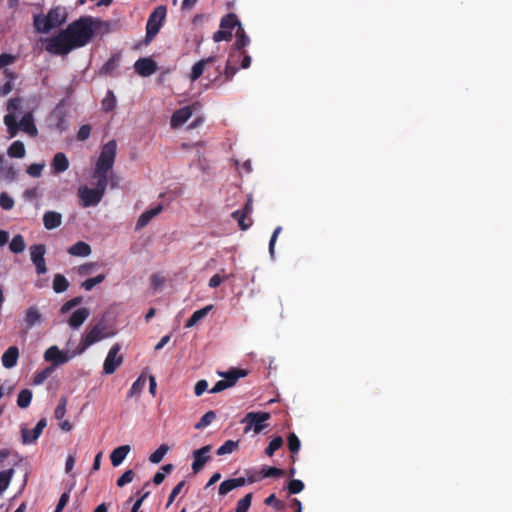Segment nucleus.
Here are the masks:
<instances>
[{
	"instance_id": "50",
	"label": "nucleus",
	"mask_w": 512,
	"mask_h": 512,
	"mask_svg": "<svg viewBox=\"0 0 512 512\" xmlns=\"http://www.w3.org/2000/svg\"><path fill=\"white\" fill-rule=\"evenodd\" d=\"M135 473L133 470L129 469L125 471L118 479L117 486L123 487L128 483H131L134 479Z\"/></svg>"
},
{
	"instance_id": "54",
	"label": "nucleus",
	"mask_w": 512,
	"mask_h": 512,
	"mask_svg": "<svg viewBox=\"0 0 512 512\" xmlns=\"http://www.w3.org/2000/svg\"><path fill=\"white\" fill-rule=\"evenodd\" d=\"M44 164L34 163L28 166L26 172L32 177H40Z\"/></svg>"
},
{
	"instance_id": "34",
	"label": "nucleus",
	"mask_w": 512,
	"mask_h": 512,
	"mask_svg": "<svg viewBox=\"0 0 512 512\" xmlns=\"http://www.w3.org/2000/svg\"><path fill=\"white\" fill-rule=\"evenodd\" d=\"M32 397L33 393L30 389H22L17 396V405L22 409L27 408L31 404Z\"/></svg>"
},
{
	"instance_id": "56",
	"label": "nucleus",
	"mask_w": 512,
	"mask_h": 512,
	"mask_svg": "<svg viewBox=\"0 0 512 512\" xmlns=\"http://www.w3.org/2000/svg\"><path fill=\"white\" fill-rule=\"evenodd\" d=\"M234 489L235 488L233 486L231 479H227L220 484L218 493H219V495L224 496Z\"/></svg>"
},
{
	"instance_id": "17",
	"label": "nucleus",
	"mask_w": 512,
	"mask_h": 512,
	"mask_svg": "<svg viewBox=\"0 0 512 512\" xmlns=\"http://www.w3.org/2000/svg\"><path fill=\"white\" fill-rule=\"evenodd\" d=\"M192 116V110L189 106L182 107L176 110L170 119L171 128H178L182 126Z\"/></svg>"
},
{
	"instance_id": "52",
	"label": "nucleus",
	"mask_w": 512,
	"mask_h": 512,
	"mask_svg": "<svg viewBox=\"0 0 512 512\" xmlns=\"http://www.w3.org/2000/svg\"><path fill=\"white\" fill-rule=\"evenodd\" d=\"M264 504L268 506H273L276 510H282L284 508V504L280 501L275 494L269 495L265 500Z\"/></svg>"
},
{
	"instance_id": "59",
	"label": "nucleus",
	"mask_w": 512,
	"mask_h": 512,
	"mask_svg": "<svg viewBox=\"0 0 512 512\" xmlns=\"http://www.w3.org/2000/svg\"><path fill=\"white\" fill-rule=\"evenodd\" d=\"M282 228L280 226L276 227L275 230L272 233V236L269 241V253L273 257L274 251H275V243L277 240L278 235L281 233Z\"/></svg>"
},
{
	"instance_id": "64",
	"label": "nucleus",
	"mask_w": 512,
	"mask_h": 512,
	"mask_svg": "<svg viewBox=\"0 0 512 512\" xmlns=\"http://www.w3.org/2000/svg\"><path fill=\"white\" fill-rule=\"evenodd\" d=\"M229 387V384L224 380H219L215 383V385L210 389V393H219Z\"/></svg>"
},
{
	"instance_id": "1",
	"label": "nucleus",
	"mask_w": 512,
	"mask_h": 512,
	"mask_svg": "<svg viewBox=\"0 0 512 512\" xmlns=\"http://www.w3.org/2000/svg\"><path fill=\"white\" fill-rule=\"evenodd\" d=\"M117 152V143L110 140L103 145L100 155L95 164L93 177L97 179L95 189L101 194H105L108 186V173L112 170Z\"/></svg>"
},
{
	"instance_id": "8",
	"label": "nucleus",
	"mask_w": 512,
	"mask_h": 512,
	"mask_svg": "<svg viewBox=\"0 0 512 512\" xmlns=\"http://www.w3.org/2000/svg\"><path fill=\"white\" fill-rule=\"evenodd\" d=\"M270 418V414L267 412H249L245 415L242 420L243 423H247L245 432H248L253 428L255 433H260L266 425L263 423Z\"/></svg>"
},
{
	"instance_id": "49",
	"label": "nucleus",
	"mask_w": 512,
	"mask_h": 512,
	"mask_svg": "<svg viewBox=\"0 0 512 512\" xmlns=\"http://www.w3.org/2000/svg\"><path fill=\"white\" fill-rule=\"evenodd\" d=\"M119 56H112L102 67V72L106 74L112 73L118 66Z\"/></svg>"
},
{
	"instance_id": "9",
	"label": "nucleus",
	"mask_w": 512,
	"mask_h": 512,
	"mask_svg": "<svg viewBox=\"0 0 512 512\" xmlns=\"http://www.w3.org/2000/svg\"><path fill=\"white\" fill-rule=\"evenodd\" d=\"M121 346L118 343L112 345L103 364L105 374H113L117 368L123 363V356L119 355Z\"/></svg>"
},
{
	"instance_id": "39",
	"label": "nucleus",
	"mask_w": 512,
	"mask_h": 512,
	"mask_svg": "<svg viewBox=\"0 0 512 512\" xmlns=\"http://www.w3.org/2000/svg\"><path fill=\"white\" fill-rule=\"evenodd\" d=\"M238 447V441H233V440H227L224 442L223 445H221L216 453L217 455H225V454H230L232 452H234Z\"/></svg>"
},
{
	"instance_id": "58",
	"label": "nucleus",
	"mask_w": 512,
	"mask_h": 512,
	"mask_svg": "<svg viewBox=\"0 0 512 512\" xmlns=\"http://www.w3.org/2000/svg\"><path fill=\"white\" fill-rule=\"evenodd\" d=\"M91 133V126L88 124L82 125L77 132V139L79 141H85L89 138Z\"/></svg>"
},
{
	"instance_id": "20",
	"label": "nucleus",
	"mask_w": 512,
	"mask_h": 512,
	"mask_svg": "<svg viewBox=\"0 0 512 512\" xmlns=\"http://www.w3.org/2000/svg\"><path fill=\"white\" fill-rule=\"evenodd\" d=\"M69 168V160L63 152H57L51 162L53 174H60Z\"/></svg>"
},
{
	"instance_id": "44",
	"label": "nucleus",
	"mask_w": 512,
	"mask_h": 512,
	"mask_svg": "<svg viewBox=\"0 0 512 512\" xmlns=\"http://www.w3.org/2000/svg\"><path fill=\"white\" fill-rule=\"evenodd\" d=\"M261 471H262V477L263 478H267V477H282L285 474L284 470H282L280 468H276V467L264 466L261 469Z\"/></svg>"
},
{
	"instance_id": "48",
	"label": "nucleus",
	"mask_w": 512,
	"mask_h": 512,
	"mask_svg": "<svg viewBox=\"0 0 512 512\" xmlns=\"http://www.w3.org/2000/svg\"><path fill=\"white\" fill-rule=\"evenodd\" d=\"M304 483L299 479H292L288 483L289 494H298L304 489Z\"/></svg>"
},
{
	"instance_id": "12",
	"label": "nucleus",
	"mask_w": 512,
	"mask_h": 512,
	"mask_svg": "<svg viewBox=\"0 0 512 512\" xmlns=\"http://www.w3.org/2000/svg\"><path fill=\"white\" fill-rule=\"evenodd\" d=\"M47 421L45 418H42L38 421L36 426L30 430L26 427H21V441L22 444L27 445L34 443L42 434L43 429L46 427Z\"/></svg>"
},
{
	"instance_id": "28",
	"label": "nucleus",
	"mask_w": 512,
	"mask_h": 512,
	"mask_svg": "<svg viewBox=\"0 0 512 512\" xmlns=\"http://www.w3.org/2000/svg\"><path fill=\"white\" fill-rule=\"evenodd\" d=\"M130 452L129 445H122L115 448L110 454V460L114 467L119 466Z\"/></svg>"
},
{
	"instance_id": "35",
	"label": "nucleus",
	"mask_w": 512,
	"mask_h": 512,
	"mask_svg": "<svg viewBox=\"0 0 512 512\" xmlns=\"http://www.w3.org/2000/svg\"><path fill=\"white\" fill-rule=\"evenodd\" d=\"M26 244L22 235H15L9 243V249L15 254H19L25 250Z\"/></svg>"
},
{
	"instance_id": "30",
	"label": "nucleus",
	"mask_w": 512,
	"mask_h": 512,
	"mask_svg": "<svg viewBox=\"0 0 512 512\" xmlns=\"http://www.w3.org/2000/svg\"><path fill=\"white\" fill-rule=\"evenodd\" d=\"M212 309V305L205 306L199 310H196L193 312V314L190 316V318L186 321L185 327L191 328L195 326L198 322H200L203 318L206 317V315L209 313V311Z\"/></svg>"
},
{
	"instance_id": "42",
	"label": "nucleus",
	"mask_w": 512,
	"mask_h": 512,
	"mask_svg": "<svg viewBox=\"0 0 512 512\" xmlns=\"http://www.w3.org/2000/svg\"><path fill=\"white\" fill-rule=\"evenodd\" d=\"M105 280L104 274H99L96 277L86 279L81 286L86 290H92L97 284L102 283Z\"/></svg>"
},
{
	"instance_id": "25",
	"label": "nucleus",
	"mask_w": 512,
	"mask_h": 512,
	"mask_svg": "<svg viewBox=\"0 0 512 512\" xmlns=\"http://www.w3.org/2000/svg\"><path fill=\"white\" fill-rule=\"evenodd\" d=\"M42 321V315L37 307H29L24 316L25 328L31 329L33 326L40 324Z\"/></svg>"
},
{
	"instance_id": "19",
	"label": "nucleus",
	"mask_w": 512,
	"mask_h": 512,
	"mask_svg": "<svg viewBox=\"0 0 512 512\" xmlns=\"http://www.w3.org/2000/svg\"><path fill=\"white\" fill-rule=\"evenodd\" d=\"M216 60H217V56H209L207 58L201 59L198 62H196L192 66L191 73L189 75L191 82L198 80L202 76L206 65L212 64Z\"/></svg>"
},
{
	"instance_id": "24",
	"label": "nucleus",
	"mask_w": 512,
	"mask_h": 512,
	"mask_svg": "<svg viewBox=\"0 0 512 512\" xmlns=\"http://www.w3.org/2000/svg\"><path fill=\"white\" fill-rule=\"evenodd\" d=\"M89 315L90 311L88 308H79L72 313L68 320V323L72 328L77 329L86 321Z\"/></svg>"
},
{
	"instance_id": "18",
	"label": "nucleus",
	"mask_w": 512,
	"mask_h": 512,
	"mask_svg": "<svg viewBox=\"0 0 512 512\" xmlns=\"http://www.w3.org/2000/svg\"><path fill=\"white\" fill-rule=\"evenodd\" d=\"M163 210V205L162 204H158L156 207L154 208H151L149 210H146L145 212H143L137 222H136V226H135V229L136 230H141L143 229L145 226L148 225V223L155 217L157 216L158 214H160Z\"/></svg>"
},
{
	"instance_id": "16",
	"label": "nucleus",
	"mask_w": 512,
	"mask_h": 512,
	"mask_svg": "<svg viewBox=\"0 0 512 512\" xmlns=\"http://www.w3.org/2000/svg\"><path fill=\"white\" fill-rule=\"evenodd\" d=\"M136 73L142 77H149L157 71V64L151 58H139L135 64Z\"/></svg>"
},
{
	"instance_id": "13",
	"label": "nucleus",
	"mask_w": 512,
	"mask_h": 512,
	"mask_svg": "<svg viewBox=\"0 0 512 512\" xmlns=\"http://www.w3.org/2000/svg\"><path fill=\"white\" fill-rule=\"evenodd\" d=\"M78 194L82 201V206L85 208L97 205L104 196L95 188H88L87 186L81 187Z\"/></svg>"
},
{
	"instance_id": "31",
	"label": "nucleus",
	"mask_w": 512,
	"mask_h": 512,
	"mask_svg": "<svg viewBox=\"0 0 512 512\" xmlns=\"http://www.w3.org/2000/svg\"><path fill=\"white\" fill-rule=\"evenodd\" d=\"M231 217L237 221L238 226L243 231L247 230L252 225V220L248 218V215L241 210L232 212Z\"/></svg>"
},
{
	"instance_id": "53",
	"label": "nucleus",
	"mask_w": 512,
	"mask_h": 512,
	"mask_svg": "<svg viewBox=\"0 0 512 512\" xmlns=\"http://www.w3.org/2000/svg\"><path fill=\"white\" fill-rule=\"evenodd\" d=\"M33 25L37 32L39 33H48L49 31L42 30L43 26L46 25L45 16L38 14L34 16Z\"/></svg>"
},
{
	"instance_id": "4",
	"label": "nucleus",
	"mask_w": 512,
	"mask_h": 512,
	"mask_svg": "<svg viewBox=\"0 0 512 512\" xmlns=\"http://www.w3.org/2000/svg\"><path fill=\"white\" fill-rule=\"evenodd\" d=\"M4 124L7 127V132L10 138L15 137L19 130H22L33 137L38 133L33 115L30 112L24 114L19 123H17L15 115L8 113L4 116Z\"/></svg>"
},
{
	"instance_id": "15",
	"label": "nucleus",
	"mask_w": 512,
	"mask_h": 512,
	"mask_svg": "<svg viewBox=\"0 0 512 512\" xmlns=\"http://www.w3.org/2000/svg\"><path fill=\"white\" fill-rule=\"evenodd\" d=\"M76 354L68 355L61 351L57 346H51L44 353V359L50 361L53 364V368L62 364L67 363Z\"/></svg>"
},
{
	"instance_id": "63",
	"label": "nucleus",
	"mask_w": 512,
	"mask_h": 512,
	"mask_svg": "<svg viewBox=\"0 0 512 512\" xmlns=\"http://www.w3.org/2000/svg\"><path fill=\"white\" fill-rule=\"evenodd\" d=\"M208 388V383L206 380H199L194 388V392L196 396H201Z\"/></svg>"
},
{
	"instance_id": "2",
	"label": "nucleus",
	"mask_w": 512,
	"mask_h": 512,
	"mask_svg": "<svg viewBox=\"0 0 512 512\" xmlns=\"http://www.w3.org/2000/svg\"><path fill=\"white\" fill-rule=\"evenodd\" d=\"M95 23L91 17H81L67 26L66 30L74 48L83 47L90 42L95 34Z\"/></svg>"
},
{
	"instance_id": "60",
	"label": "nucleus",
	"mask_w": 512,
	"mask_h": 512,
	"mask_svg": "<svg viewBox=\"0 0 512 512\" xmlns=\"http://www.w3.org/2000/svg\"><path fill=\"white\" fill-rule=\"evenodd\" d=\"M70 498V491L62 493L54 512H62Z\"/></svg>"
},
{
	"instance_id": "21",
	"label": "nucleus",
	"mask_w": 512,
	"mask_h": 512,
	"mask_svg": "<svg viewBox=\"0 0 512 512\" xmlns=\"http://www.w3.org/2000/svg\"><path fill=\"white\" fill-rule=\"evenodd\" d=\"M19 358V349L17 346H10L2 355L1 361L2 365L11 369L17 364V360Z\"/></svg>"
},
{
	"instance_id": "29",
	"label": "nucleus",
	"mask_w": 512,
	"mask_h": 512,
	"mask_svg": "<svg viewBox=\"0 0 512 512\" xmlns=\"http://www.w3.org/2000/svg\"><path fill=\"white\" fill-rule=\"evenodd\" d=\"M67 251L70 255L79 257H86L92 252L90 245L83 241L76 242Z\"/></svg>"
},
{
	"instance_id": "27",
	"label": "nucleus",
	"mask_w": 512,
	"mask_h": 512,
	"mask_svg": "<svg viewBox=\"0 0 512 512\" xmlns=\"http://www.w3.org/2000/svg\"><path fill=\"white\" fill-rule=\"evenodd\" d=\"M235 57L241 58V53H234L233 51H231L229 53L227 63H226L224 73H223L225 82L231 81L233 79L234 75L238 71V68L236 67V65H233V61H234Z\"/></svg>"
},
{
	"instance_id": "7",
	"label": "nucleus",
	"mask_w": 512,
	"mask_h": 512,
	"mask_svg": "<svg viewBox=\"0 0 512 512\" xmlns=\"http://www.w3.org/2000/svg\"><path fill=\"white\" fill-rule=\"evenodd\" d=\"M238 17L234 13L226 14L220 21V30L213 34L215 42L229 41L232 38V31L240 25Z\"/></svg>"
},
{
	"instance_id": "11",
	"label": "nucleus",
	"mask_w": 512,
	"mask_h": 512,
	"mask_svg": "<svg viewBox=\"0 0 512 512\" xmlns=\"http://www.w3.org/2000/svg\"><path fill=\"white\" fill-rule=\"evenodd\" d=\"M46 25L43 26L42 30L50 31L53 28L61 26L66 21V14L61 7H55L49 10L48 14L45 15Z\"/></svg>"
},
{
	"instance_id": "43",
	"label": "nucleus",
	"mask_w": 512,
	"mask_h": 512,
	"mask_svg": "<svg viewBox=\"0 0 512 512\" xmlns=\"http://www.w3.org/2000/svg\"><path fill=\"white\" fill-rule=\"evenodd\" d=\"M53 367H47L41 371L35 373L33 377V384L40 385L42 384L52 373Z\"/></svg>"
},
{
	"instance_id": "14",
	"label": "nucleus",
	"mask_w": 512,
	"mask_h": 512,
	"mask_svg": "<svg viewBox=\"0 0 512 512\" xmlns=\"http://www.w3.org/2000/svg\"><path fill=\"white\" fill-rule=\"evenodd\" d=\"M211 445H206L201 447L200 449L193 451V463H192V471L194 474L199 473L204 465L210 460V451H211Z\"/></svg>"
},
{
	"instance_id": "57",
	"label": "nucleus",
	"mask_w": 512,
	"mask_h": 512,
	"mask_svg": "<svg viewBox=\"0 0 512 512\" xmlns=\"http://www.w3.org/2000/svg\"><path fill=\"white\" fill-rule=\"evenodd\" d=\"M81 302H82V297H74L63 304V306L61 307V312L66 313V312L70 311L72 308H74L75 306L79 305Z\"/></svg>"
},
{
	"instance_id": "33",
	"label": "nucleus",
	"mask_w": 512,
	"mask_h": 512,
	"mask_svg": "<svg viewBox=\"0 0 512 512\" xmlns=\"http://www.w3.org/2000/svg\"><path fill=\"white\" fill-rule=\"evenodd\" d=\"M7 153L10 157L23 158L26 154L24 143L16 140L8 148Z\"/></svg>"
},
{
	"instance_id": "32",
	"label": "nucleus",
	"mask_w": 512,
	"mask_h": 512,
	"mask_svg": "<svg viewBox=\"0 0 512 512\" xmlns=\"http://www.w3.org/2000/svg\"><path fill=\"white\" fill-rule=\"evenodd\" d=\"M4 75L6 78V82L0 86V95L5 96L12 91V82L17 78V74L10 69H4Z\"/></svg>"
},
{
	"instance_id": "26",
	"label": "nucleus",
	"mask_w": 512,
	"mask_h": 512,
	"mask_svg": "<svg viewBox=\"0 0 512 512\" xmlns=\"http://www.w3.org/2000/svg\"><path fill=\"white\" fill-rule=\"evenodd\" d=\"M43 224L47 230L58 228L62 224V215L59 212L47 211L43 215Z\"/></svg>"
},
{
	"instance_id": "40",
	"label": "nucleus",
	"mask_w": 512,
	"mask_h": 512,
	"mask_svg": "<svg viewBox=\"0 0 512 512\" xmlns=\"http://www.w3.org/2000/svg\"><path fill=\"white\" fill-rule=\"evenodd\" d=\"M283 439L280 436L273 438L267 448L265 449V454L269 457L273 456V454L282 447Z\"/></svg>"
},
{
	"instance_id": "10",
	"label": "nucleus",
	"mask_w": 512,
	"mask_h": 512,
	"mask_svg": "<svg viewBox=\"0 0 512 512\" xmlns=\"http://www.w3.org/2000/svg\"><path fill=\"white\" fill-rule=\"evenodd\" d=\"M46 247L44 244H36L30 247L31 261L35 265L37 274H45L47 272L44 255Z\"/></svg>"
},
{
	"instance_id": "38",
	"label": "nucleus",
	"mask_w": 512,
	"mask_h": 512,
	"mask_svg": "<svg viewBox=\"0 0 512 512\" xmlns=\"http://www.w3.org/2000/svg\"><path fill=\"white\" fill-rule=\"evenodd\" d=\"M169 447L166 444L160 445L150 456L149 461L158 464L162 461L165 454L168 452Z\"/></svg>"
},
{
	"instance_id": "51",
	"label": "nucleus",
	"mask_w": 512,
	"mask_h": 512,
	"mask_svg": "<svg viewBox=\"0 0 512 512\" xmlns=\"http://www.w3.org/2000/svg\"><path fill=\"white\" fill-rule=\"evenodd\" d=\"M0 206L4 210H10L14 206V200L7 193L3 192L0 194Z\"/></svg>"
},
{
	"instance_id": "6",
	"label": "nucleus",
	"mask_w": 512,
	"mask_h": 512,
	"mask_svg": "<svg viewBox=\"0 0 512 512\" xmlns=\"http://www.w3.org/2000/svg\"><path fill=\"white\" fill-rule=\"evenodd\" d=\"M166 12V7L161 5L156 7L149 15L146 23V42L152 41L158 34L165 20Z\"/></svg>"
},
{
	"instance_id": "37",
	"label": "nucleus",
	"mask_w": 512,
	"mask_h": 512,
	"mask_svg": "<svg viewBox=\"0 0 512 512\" xmlns=\"http://www.w3.org/2000/svg\"><path fill=\"white\" fill-rule=\"evenodd\" d=\"M116 97L114 93L111 90H108L104 99L101 102L102 109L105 112H110L115 109L116 107Z\"/></svg>"
},
{
	"instance_id": "62",
	"label": "nucleus",
	"mask_w": 512,
	"mask_h": 512,
	"mask_svg": "<svg viewBox=\"0 0 512 512\" xmlns=\"http://www.w3.org/2000/svg\"><path fill=\"white\" fill-rule=\"evenodd\" d=\"M66 413V400L61 399L60 403L55 408L54 414L57 419H62Z\"/></svg>"
},
{
	"instance_id": "55",
	"label": "nucleus",
	"mask_w": 512,
	"mask_h": 512,
	"mask_svg": "<svg viewBox=\"0 0 512 512\" xmlns=\"http://www.w3.org/2000/svg\"><path fill=\"white\" fill-rule=\"evenodd\" d=\"M185 486V481H180L171 491L169 497H168V502H167V507L170 506L173 501L175 500V498L177 497V495L181 492V490L183 489V487Z\"/></svg>"
},
{
	"instance_id": "23",
	"label": "nucleus",
	"mask_w": 512,
	"mask_h": 512,
	"mask_svg": "<svg viewBox=\"0 0 512 512\" xmlns=\"http://www.w3.org/2000/svg\"><path fill=\"white\" fill-rule=\"evenodd\" d=\"M218 374L224 378L223 380L229 384V387H232L236 384L238 379L245 377L248 373L244 369L231 368L227 372H218Z\"/></svg>"
},
{
	"instance_id": "61",
	"label": "nucleus",
	"mask_w": 512,
	"mask_h": 512,
	"mask_svg": "<svg viewBox=\"0 0 512 512\" xmlns=\"http://www.w3.org/2000/svg\"><path fill=\"white\" fill-rule=\"evenodd\" d=\"M15 61V56L7 53L0 55V69L12 64Z\"/></svg>"
},
{
	"instance_id": "3",
	"label": "nucleus",
	"mask_w": 512,
	"mask_h": 512,
	"mask_svg": "<svg viewBox=\"0 0 512 512\" xmlns=\"http://www.w3.org/2000/svg\"><path fill=\"white\" fill-rule=\"evenodd\" d=\"M115 333L109 330L104 319L99 320L89 330L83 334L81 341L74 351V354H82L88 347L105 338L113 336Z\"/></svg>"
},
{
	"instance_id": "41",
	"label": "nucleus",
	"mask_w": 512,
	"mask_h": 512,
	"mask_svg": "<svg viewBox=\"0 0 512 512\" xmlns=\"http://www.w3.org/2000/svg\"><path fill=\"white\" fill-rule=\"evenodd\" d=\"M252 502V493L246 494L238 500L235 512H248Z\"/></svg>"
},
{
	"instance_id": "46",
	"label": "nucleus",
	"mask_w": 512,
	"mask_h": 512,
	"mask_svg": "<svg viewBox=\"0 0 512 512\" xmlns=\"http://www.w3.org/2000/svg\"><path fill=\"white\" fill-rule=\"evenodd\" d=\"M146 384V379L143 376H140L131 386L128 397H132L137 393H140Z\"/></svg>"
},
{
	"instance_id": "5",
	"label": "nucleus",
	"mask_w": 512,
	"mask_h": 512,
	"mask_svg": "<svg viewBox=\"0 0 512 512\" xmlns=\"http://www.w3.org/2000/svg\"><path fill=\"white\" fill-rule=\"evenodd\" d=\"M45 49L47 52L54 55H66L74 46L71 42L69 34L67 30H62L57 35L46 39L45 41Z\"/></svg>"
},
{
	"instance_id": "22",
	"label": "nucleus",
	"mask_w": 512,
	"mask_h": 512,
	"mask_svg": "<svg viewBox=\"0 0 512 512\" xmlns=\"http://www.w3.org/2000/svg\"><path fill=\"white\" fill-rule=\"evenodd\" d=\"M249 43H250V38L246 34V32H245L244 28L242 27V25L240 24L239 27L236 30V41L233 44V49L235 51H233V52L234 53H241V55H242L243 54V49L246 46H248Z\"/></svg>"
},
{
	"instance_id": "47",
	"label": "nucleus",
	"mask_w": 512,
	"mask_h": 512,
	"mask_svg": "<svg viewBox=\"0 0 512 512\" xmlns=\"http://www.w3.org/2000/svg\"><path fill=\"white\" fill-rule=\"evenodd\" d=\"M288 448L292 453H297L300 450L301 442L295 433L288 435Z\"/></svg>"
},
{
	"instance_id": "36",
	"label": "nucleus",
	"mask_w": 512,
	"mask_h": 512,
	"mask_svg": "<svg viewBox=\"0 0 512 512\" xmlns=\"http://www.w3.org/2000/svg\"><path fill=\"white\" fill-rule=\"evenodd\" d=\"M69 287L68 280L62 274H56L53 279V290L56 293H62Z\"/></svg>"
},
{
	"instance_id": "45",
	"label": "nucleus",
	"mask_w": 512,
	"mask_h": 512,
	"mask_svg": "<svg viewBox=\"0 0 512 512\" xmlns=\"http://www.w3.org/2000/svg\"><path fill=\"white\" fill-rule=\"evenodd\" d=\"M215 418H216V413L214 411H208L201 417L199 422L195 425V428L202 429V428L208 426Z\"/></svg>"
}]
</instances>
